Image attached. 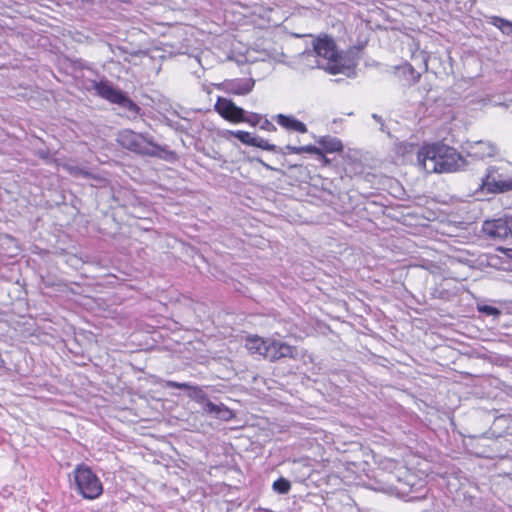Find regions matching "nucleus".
<instances>
[{"instance_id":"obj_1","label":"nucleus","mask_w":512,"mask_h":512,"mask_svg":"<svg viewBox=\"0 0 512 512\" xmlns=\"http://www.w3.org/2000/svg\"><path fill=\"white\" fill-rule=\"evenodd\" d=\"M417 160L428 173L456 172L470 164L465 155L441 142L423 146L418 151Z\"/></svg>"},{"instance_id":"obj_2","label":"nucleus","mask_w":512,"mask_h":512,"mask_svg":"<svg viewBox=\"0 0 512 512\" xmlns=\"http://www.w3.org/2000/svg\"><path fill=\"white\" fill-rule=\"evenodd\" d=\"M314 56L320 57L317 60V67L322 68L330 74H345L351 76L354 73L355 63L352 60H344L336 50L334 40L328 36L319 37L313 43Z\"/></svg>"},{"instance_id":"obj_3","label":"nucleus","mask_w":512,"mask_h":512,"mask_svg":"<svg viewBox=\"0 0 512 512\" xmlns=\"http://www.w3.org/2000/svg\"><path fill=\"white\" fill-rule=\"evenodd\" d=\"M91 89L95 91L97 96L122 108L128 118L135 119L140 114L141 108L126 93L114 87L108 80L91 81Z\"/></svg>"},{"instance_id":"obj_4","label":"nucleus","mask_w":512,"mask_h":512,"mask_svg":"<svg viewBox=\"0 0 512 512\" xmlns=\"http://www.w3.org/2000/svg\"><path fill=\"white\" fill-rule=\"evenodd\" d=\"M116 140L121 147L143 156H158L163 150L154 142L152 136L136 133L130 129L120 130Z\"/></svg>"},{"instance_id":"obj_5","label":"nucleus","mask_w":512,"mask_h":512,"mask_svg":"<svg viewBox=\"0 0 512 512\" xmlns=\"http://www.w3.org/2000/svg\"><path fill=\"white\" fill-rule=\"evenodd\" d=\"M511 169L510 164L489 166L486 175L481 179L480 191L490 194L512 191Z\"/></svg>"},{"instance_id":"obj_6","label":"nucleus","mask_w":512,"mask_h":512,"mask_svg":"<svg viewBox=\"0 0 512 512\" xmlns=\"http://www.w3.org/2000/svg\"><path fill=\"white\" fill-rule=\"evenodd\" d=\"M75 490L85 499L93 500L103 493V485L90 467L79 464L73 470Z\"/></svg>"},{"instance_id":"obj_7","label":"nucleus","mask_w":512,"mask_h":512,"mask_svg":"<svg viewBox=\"0 0 512 512\" xmlns=\"http://www.w3.org/2000/svg\"><path fill=\"white\" fill-rule=\"evenodd\" d=\"M482 230L493 239H512V215H505L502 218L485 221Z\"/></svg>"},{"instance_id":"obj_8","label":"nucleus","mask_w":512,"mask_h":512,"mask_svg":"<svg viewBox=\"0 0 512 512\" xmlns=\"http://www.w3.org/2000/svg\"><path fill=\"white\" fill-rule=\"evenodd\" d=\"M297 356L298 350L295 346L288 345L277 339L268 338L264 359L270 362H276L286 358L296 359Z\"/></svg>"},{"instance_id":"obj_9","label":"nucleus","mask_w":512,"mask_h":512,"mask_svg":"<svg viewBox=\"0 0 512 512\" xmlns=\"http://www.w3.org/2000/svg\"><path fill=\"white\" fill-rule=\"evenodd\" d=\"M462 149L470 163L472 161L482 160L486 157H493L498 152L496 145L483 140L467 142L465 146H462Z\"/></svg>"},{"instance_id":"obj_10","label":"nucleus","mask_w":512,"mask_h":512,"mask_svg":"<svg viewBox=\"0 0 512 512\" xmlns=\"http://www.w3.org/2000/svg\"><path fill=\"white\" fill-rule=\"evenodd\" d=\"M215 110L226 120L231 122H242L246 111L237 106L232 100L219 97L215 104Z\"/></svg>"},{"instance_id":"obj_11","label":"nucleus","mask_w":512,"mask_h":512,"mask_svg":"<svg viewBox=\"0 0 512 512\" xmlns=\"http://www.w3.org/2000/svg\"><path fill=\"white\" fill-rule=\"evenodd\" d=\"M255 81L251 78L232 79L222 83V88L226 93L235 95H246L253 90Z\"/></svg>"},{"instance_id":"obj_12","label":"nucleus","mask_w":512,"mask_h":512,"mask_svg":"<svg viewBox=\"0 0 512 512\" xmlns=\"http://www.w3.org/2000/svg\"><path fill=\"white\" fill-rule=\"evenodd\" d=\"M394 76L403 86H412L420 80L421 73L416 71L411 64L404 63L394 67Z\"/></svg>"},{"instance_id":"obj_13","label":"nucleus","mask_w":512,"mask_h":512,"mask_svg":"<svg viewBox=\"0 0 512 512\" xmlns=\"http://www.w3.org/2000/svg\"><path fill=\"white\" fill-rule=\"evenodd\" d=\"M165 386L167 388H176L182 390H189L188 396L199 404L204 405L208 400V395L199 386H193L189 383H180L176 381H167Z\"/></svg>"},{"instance_id":"obj_14","label":"nucleus","mask_w":512,"mask_h":512,"mask_svg":"<svg viewBox=\"0 0 512 512\" xmlns=\"http://www.w3.org/2000/svg\"><path fill=\"white\" fill-rule=\"evenodd\" d=\"M274 119L283 128L299 133H306V125L291 115L277 114Z\"/></svg>"},{"instance_id":"obj_15","label":"nucleus","mask_w":512,"mask_h":512,"mask_svg":"<svg viewBox=\"0 0 512 512\" xmlns=\"http://www.w3.org/2000/svg\"><path fill=\"white\" fill-rule=\"evenodd\" d=\"M267 343L268 338H262L257 335L248 336L245 341V348L249 351L250 354L259 355L264 358Z\"/></svg>"},{"instance_id":"obj_16","label":"nucleus","mask_w":512,"mask_h":512,"mask_svg":"<svg viewBox=\"0 0 512 512\" xmlns=\"http://www.w3.org/2000/svg\"><path fill=\"white\" fill-rule=\"evenodd\" d=\"M203 411L222 420H229L233 415L232 411L224 404H214L209 399L203 405Z\"/></svg>"},{"instance_id":"obj_17","label":"nucleus","mask_w":512,"mask_h":512,"mask_svg":"<svg viewBox=\"0 0 512 512\" xmlns=\"http://www.w3.org/2000/svg\"><path fill=\"white\" fill-rule=\"evenodd\" d=\"M320 148L327 153L340 152L343 149L342 142L332 136H323L318 140Z\"/></svg>"},{"instance_id":"obj_18","label":"nucleus","mask_w":512,"mask_h":512,"mask_svg":"<svg viewBox=\"0 0 512 512\" xmlns=\"http://www.w3.org/2000/svg\"><path fill=\"white\" fill-rule=\"evenodd\" d=\"M487 23L497 27L504 35L512 36V22L499 16H489Z\"/></svg>"},{"instance_id":"obj_19","label":"nucleus","mask_w":512,"mask_h":512,"mask_svg":"<svg viewBox=\"0 0 512 512\" xmlns=\"http://www.w3.org/2000/svg\"><path fill=\"white\" fill-rule=\"evenodd\" d=\"M272 488L279 494H287L291 489V483L287 479L280 477L273 482Z\"/></svg>"},{"instance_id":"obj_20","label":"nucleus","mask_w":512,"mask_h":512,"mask_svg":"<svg viewBox=\"0 0 512 512\" xmlns=\"http://www.w3.org/2000/svg\"><path fill=\"white\" fill-rule=\"evenodd\" d=\"M252 146L271 152H277L276 145L270 144L267 140L259 136H254Z\"/></svg>"},{"instance_id":"obj_21","label":"nucleus","mask_w":512,"mask_h":512,"mask_svg":"<svg viewBox=\"0 0 512 512\" xmlns=\"http://www.w3.org/2000/svg\"><path fill=\"white\" fill-rule=\"evenodd\" d=\"M231 135L237 138L241 143L252 146L254 136L251 133L246 131H229Z\"/></svg>"},{"instance_id":"obj_22","label":"nucleus","mask_w":512,"mask_h":512,"mask_svg":"<svg viewBox=\"0 0 512 512\" xmlns=\"http://www.w3.org/2000/svg\"><path fill=\"white\" fill-rule=\"evenodd\" d=\"M478 312L485 314L487 316H492L494 318H497L501 315V311L494 306L487 305V304H478L477 305Z\"/></svg>"},{"instance_id":"obj_23","label":"nucleus","mask_w":512,"mask_h":512,"mask_svg":"<svg viewBox=\"0 0 512 512\" xmlns=\"http://www.w3.org/2000/svg\"><path fill=\"white\" fill-rule=\"evenodd\" d=\"M262 115L254 112H246L242 122L248 123L251 126H259L262 120Z\"/></svg>"},{"instance_id":"obj_24","label":"nucleus","mask_w":512,"mask_h":512,"mask_svg":"<svg viewBox=\"0 0 512 512\" xmlns=\"http://www.w3.org/2000/svg\"><path fill=\"white\" fill-rule=\"evenodd\" d=\"M302 153H310V154H316L318 156H321L326 162L327 159L325 158L322 149L320 147H316L313 145H307V146H301Z\"/></svg>"},{"instance_id":"obj_25","label":"nucleus","mask_w":512,"mask_h":512,"mask_svg":"<svg viewBox=\"0 0 512 512\" xmlns=\"http://www.w3.org/2000/svg\"><path fill=\"white\" fill-rule=\"evenodd\" d=\"M259 127H260V129L269 131V132H274L277 130L276 126L271 121H269L267 118H262Z\"/></svg>"},{"instance_id":"obj_26","label":"nucleus","mask_w":512,"mask_h":512,"mask_svg":"<svg viewBox=\"0 0 512 512\" xmlns=\"http://www.w3.org/2000/svg\"><path fill=\"white\" fill-rule=\"evenodd\" d=\"M70 172H71L73 175H80V176H83V177H85V178H88V177L90 176V173H89V172L84 171L83 169L78 168V167L70 168Z\"/></svg>"},{"instance_id":"obj_27","label":"nucleus","mask_w":512,"mask_h":512,"mask_svg":"<svg viewBox=\"0 0 512 512\" xmlns=\"http://www.w3.org/2000/svg\"><path fill=\"white\" fill-rule=\"evenodd\" d=\"M286 149H287L290 153H293V154H301V153H302L301 147H296V146L287 145V146H286Z\"/></svg>"},{"instance_id":"obj_28","label":"nucleus","mask_w":512,"mask_h":512,"mask_svg":"<svg viewBox=\"0 0 512 512\" xmlns=\"http://www.w3.org/2000/svg\"><path fill=\"white\" fill-rule=\"evenodd\" d=\"M372 118L381 125V131H384L383 118L378 114H372Z\"/></svg>"},{"instance_id":"obj_29","label":"nucleus","mask_w":512,"mask_h":512,"mask_svg":"<svg viewBox=\"0 0 512 512\" xmlns=\"http://www.w3.org/2000/svg\"><path fill=\"white\" fill-rule=\"evenodd\" d=\"M422 61H423V64H424V71H426L427 68H428V59H427V57L425 55H423Z\"/></svg>"},{"instance_id":"obj_30","label":"nucleus","mask_w":512,"mask_h":512,"mask_svg":"<svg viewBox=\"0 0 512 512\" xmlns=\"http://www.w3.org/2000/svg\"><path fill=\"white\" fill-rule=\"evenodd\" d=\"M262 164L266 167V168H270L269 165L265 164L262 162Z\"/></svg>"},{"instance_id":"obj_31","label":"nucleus","mask_w":512,"mask_h":512,"mask_svg":"<svg viewBox=\"0 0 512 512\" xmlns=\"http://www.w3.org/2000/svg\"><path fill=\"white\" fill-rule=\"evenodd\" d=\"M509 256L512 258V249L510 250V254H509Z\"/></svg>"}]
</instances>
